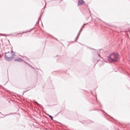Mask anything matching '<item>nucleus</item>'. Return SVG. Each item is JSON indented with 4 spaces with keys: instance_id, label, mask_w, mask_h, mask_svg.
<instances>
[{
    "instance_id": "f257e3e1",
    "label": "nucleus",
    "mask_w": 130,
    "mask_h": 130,
    "mask_svg": "<svg viewBox=\"0 0 130 130\" xmlns=\"http://www.w3.org/2000/svg\"><path fill=\"white\" fill-rule=\"evenodd\" d=\"M119 58V55L117 53H111L108 57V59L110 62H116Z\"/></svg>"
},
{
    "instance_id": "f03ea898",
    "label": "nucleus",
    "mask_w": 130,
    "mask_h": 130,
    "mask_svg": "<svg viewBox=\"0 0 130 130\" xmlns=\"http://www.w3.org/2000/svg\"><path fill=\"white\" fill-rule=\"evenodd\" d=\"M15 56L16 55L15 54V52L13 51H11V52H8L5 55L4 57L7 61H10V60H13L14 58H15Z\"/></svg>"
},
{
    "instance_id": "7ed1b4c3",
    "label": "nucleus",
    "mask_w": 130,
    "mask_h": 130,
    "mask_svg": "<svg viewBox=\"0 0 130 130\" xmlns=\"http://www.w3.org/2000/svg\"><path fill=\"white\" fill-rule=\"evenodd\" d=\"M85 2H84V0H78V6H82L83 4H84Z\"/></svg>"
},
{
    "instance_id": "20e7f679",
    "label": "nucleus",
    "mask_w": 130,
    "mask_h": 130,
    "mask_svg": "<svg viewBox=\"0 0 130 130\" xmlns=\"http://www.w3.org/2000/svg\"><path fill=\"white\" fill-rule=\"evenodd\" d=\"M15 61H18V62H22L23 61V59L21 58H18L14 60Z\"/></svg>"
},
{
    "instance_id": "39448f33",
    "label": "nucleus",
    "mask_w": 130,
    "mask_h": 130,
    "mask_svg": "<svg viewBox=\"0 0 130 130\" xmlns=\"http://www.w3.org/2000/svg\"><path fill=\"white\" fill-rule=\"evenodd\" d=\"M87 24H88V23L84 24L83 25V26L82 27V28H81L80 30L79 31V32L78 33V35H80V32H81V31H82V30H83L84 27H85V26H86V25H87Z\"/></svg>"
},
{
    "instance_id": "423d86ee",
    "label": "nucleus",
    "mask_w": 130,
    "mask_h": 130,
    "mask_svg": "<svg viewBox=\"0 0 130 130\" xmlns=\"http://www.w3.org/2000/svg\"><path fill=\"white\" fill-rule=\"evenodd\" d=\"M49 117H50V118H51V120H53V117H52V116L49 115Z\"/></svg>"
},
{
    "instance_id": "0eeeda50",
    "label": "nucleus",
    "mask_w": 130,
    "mask_h": 130,
    "mask_svg": "<svg viewBox=\"0 0 130 130\" xmlns=\"http://www.w3.org/2000/svg\"><path fill=\"white\" fill-rule=\"evenodd\" d=\"M42 16H43V14H42L40 15V17H39V21H40V20H41V17H42Z\"/></svg>"
},
{
    "instance_id": "6e6552de",
    "label": "nucleus",
    "mask_w": 130,
    "mask_h": 130,
    "mask_svg": "<svg viewBox=\"0 0 130 130\" xmlns=\"http://www.w3.org/2000/svg\"><path fill=\"white\" fill-rule=\"evenodd\" d=\"M35 103H36V104H37V105H38V106H39L40 105L39 104H38V103H37V102L35 101Z\"/></svg>"
},
{
    "instance_id": "1a4fd4ad",
    "label": "nucleus",
    "mask_w": 130,
    "mask_h": 130,
    "mask_svg": "<svg viewBox=\"0 0 130 130\" xmlns=\"http://www.w3.org/2000/svg\"><path fill=\"white\" fill-rule=\"evenodd\" d=\"M98 56H99V57H101V56H100V55L99 54H98Z\"/></svg>"
}]
</instances>
